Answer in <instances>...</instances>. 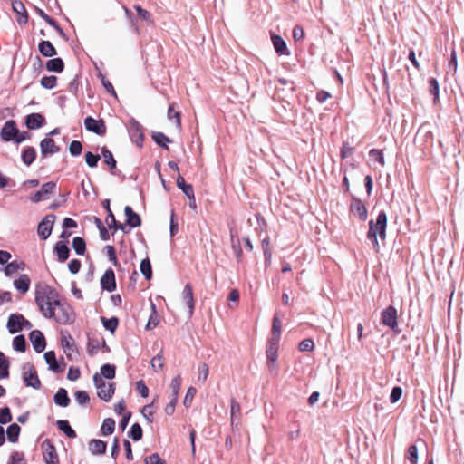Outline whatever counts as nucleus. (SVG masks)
Here are the masks:
<instances>
[{
  "mask_svg": "<svg viewBox=\"0 0 464 464\" xmlns=\"http://www.w3.org/2000/svg\"><path fill=\"white\" fill-rule=\"evenodd\" d=\"M58 259L64 262L69 257V248L63 242H58L55 246Z\"/></svg>",
  "mask_w": 464,
  "mask_h": 464,
  "instance_id": "nucleus-35",
  "label": "nucleus"
},
{
  "mask_svg": "<svg viewBox=\"0 0 464 464\" xmlns=\"http://www.w3.org/2000/svg\"><path fill=\"white\" fill-rule=\"evenodd\" d=\"M155 401L156 398L153 399L150 404L145 405L141 410V414L149 423H152L154 421V415L156 412V408L154 406Z\"/></svg>",
  "mask_w": 464,
  "mask_h": 464,
  "instance_id": "nucleus-26",
  "label": "nucleus"
},
{
  "mask_svg": "<svg viewBox=\"0 0 464 464\" xmlns=\"http://www.w3.org/2000/svg\"><path fill=\"white\" fill-rule=\"evenodd\" d=\"M144 462L145 464H166V462L157 453L148 456Z\"/></svg>",
  "mask_w": 464,
  "mask_h": 464,
  "instance_id": "nucleus-59",
  "label": "nucleus"
},
{
  "mask_svg": "<svg viewBox=\"0 0 464 464\" xmlns=\"http://www.w3.org/2000/svg\"><path fill=\"white\" fill-rule=\"evenodd\" d=\"M44 118L39 113H32L26 118V126L31 129H38L43 126Z\"/></svg>",
  "mask_w": 464,
  "mask_h": 464,
  "instance_id": "nucleus-20",
  "label": "nucleus"
},
{
  "mask_svg": "<svg viewBox=\"0 0 464 464\" xmlns=\"http://www.w3.org/2000/svg\"><path fill=\"white\" fill-rule=\"evenodd\" d=\"M101 285L102 289L108 292H112L116 288L115 276L111 269H108L101 278Z\"/></svg>",
  "mask_w": 464,
  "mask_h": 464,
  "instance_id": "nucleus-15",
  "label": "nucleus"
},
{
  "mask_svg": "<svg viewBox=\"0 0 464 464\" xmlns=\"http://www.w3.org/2000/svg\"><path fill=\"white\" fill-rule=\"evenodd\" d=\"M314 349V343L312 339H304L299 343L301 352H312Z\"/></svg>",
  "mask_w": 464,
  "mask_h": 464,
  "instance_id": "nucleus-52",
  "label": "nucleus"
},
{
  "mask_svg": "<svg viewBox=\"0 0 464 464\" xmlns=\"http://www.w3.org/2000/svg\"><path fill=\"white\" fill-rule=\"evenodd\" d=\"M44 460L46 464H59V457L55 447L49 440L43 441L41 445Z\"/></svg>",
  "mask_w": 464,
  "mask_h": 464,
  "instance_id": "nucleus-5",
  "label": "nucleus"
},
{
  "mask_svg": "<svg viewBox=\"0 0 464 464\" xmlns=\"http://www.w3.org/2000/svg\"><path fill=\"white\" fill-rule=\"evenodd\" d=\"M30 284L31 279L25 274L21 275L17 279L14 281V288L23 295L28 292Z\"/></svg>",
  "mask_w": 464,
  "mask_h": 464,
  "instance_id": "nucleus-16",
  "label": "nucleus"
},
{
  "mask_svg": "<svg viewBox=\"0 0 464 464\" xmlns=\"http://www.w3.org/2000/svg\"><path fill=\"white\" fill-rule=\"evenodd\" d=\"M46 69L50 72H61L63 70V62L61 58H53L46 63Z\"/></svg>",
  "mask_w": 464,
  "mask_h": 464,
  "instance_id": "nucleus-30",
  "label": "nucleus"
},
{
  "mask_svg": "<svg viewBox=\"0 0 464 464\" xmlns=\"http://www.w3.org/2000/svg\"><path fill=\"white\" fill-rule=\"evenodd\" d=\"M40 147L43 155L53 154L59 150V148L55 145L54 140L50 138L44 139L40 143Z\"/></svg>",
  "mask_w": 464,
  "mask_h": 464,
  "instance_id": "nucleus-19",
  "label": "nucleus"
},
{
  "mask_svg": "<svg viewBox=\"0 0 464 464\" xmlns=\"http://www.w3.org/2000/svg\"><path fill=\"white\" fill-rule=\"evenodd\" d=\"M369 157L372 160L378 162L381 166H384L385 160L381 150H371L369 151Z\"/></svg>",
  "mask_w": 464,
  "mask_h": 464,
  "instance_id": "nucleus-42",
  "label": "nucleus"
},
{
  "mask_svg": "<svg viewBox=\"0 0 464 464\" xmlns=\"http://www.w3.org/2000/svg\"><path fill=\"white\" fill-rule=\"evenodd\" d=\"M39 52L45 57H52L56 54V50L49 41H42L38 45Z\"/></svg>",
  "mask_w": 464,
  "mask_h": 464,
  "instance_id": "nucleus-24",
  "label": "nucleus"
},
{
  "mask_svg": "<svg viewBox=\"0 0 464 464\" xmlns=\"http://www.w3.org/2000/svg\"><path fill=\"white\" fill-rule=\"evenodd\" d=\"M89 450L94 455L103 454L106 451V443L101 440H92L89 442Z\"/></svg>",
  "mask_w": 464,
  "mask_h": 464,
  "instance_id": "nucleus-22",
  "label": "nucleus"
},
{
  "mask_svg": "<svg viewBox=\"0 0 464 464\" xmlns=\"http://www.w3.org/2000/svg\"><path fill=\"white\" fill-rule=\"evenodd\" d=\"M29 339L36 353H42L45 349V339L42 332L34 330L31 332Z\"/></svg>",
  "mask_w": 464,
  "mask_h": 464,
  "instance_id": "nucleus-14",
  "label": "nucleus"
},
{
  "mask_svg": "<svg viewBox=\"0 0 464 464\" xmlns=\"http://www.w3.org/2000/svg\"><path fill=\"white\" fill-rule=\"evenodd\" d=\"M53 399H54V402L57 405L62 406V407H66L70 402V399L67 396V392L65 389H63V388L58 390V392L55 393Z\"/></svg>",
  "mask_w": 464,
  "mask_h": 464,
  "instance_id": "nucleus-27",
  "label": "nucleus"
},
{
  "mask_svg": "<svg viewBox=\"0 0 464 464\" xmlns=\"http://www.w3.org/2000/svg\"><path fill=\"white\" fill-rule=\"evenodd\" d=\"M130 437L134 440H140L142 438V429L140 424L135 423L131 426Z\"/></svg>",
  "mask_w": 464,
  "mask_h": 464,
  "instance_id": "nucleus-53",
  "label": "nucleus"
},
{
  "mask_svg": "<svg viewBox=\"0 0 464 464\" xmlns=\"http://www.w3.org/2000/svg\"><path fill=\"white\" fill-rule=\"evenodd\" d=\"M100 376H102V379L112 380L115 377V366L111 364H104L101 368Z\"/></svg>",
  "mask_w": 464,
  "mask_h": 464,
  "instance_id": "nucleus-34",
  "label": "nucleus"
},
{
  "mask_svg": "<svg viewBox=\"0 0 464 464\" xmlns=\"http://www.w3.org/2000/svg\"><path fill=\"white\" fill-rule=\"evenodd\" d=\"M104 327L109 330L111 333H114L118 326V320L117 318L113 317L111 319H102Z\"/></svg>",
  "mask_w": 464,
  "mask_h": 464,
  "instance_id": "nucleus-56",
  "label": "nucleus"
},
{
  "mask_svg": "<svg viewBox=\"0 0 464 464\" xmlns=\"http://www.w3.org/2000/svg\"><path fill=\"white\" fill-rule=\"evenodd\" d=\"M160 324V315L156 311V307L153 304H151V314L149 317L148 323L146 324L147 330L154 329Z\"/></svg>",
  "mask_w": 464,
  "mask_h": 464,
  "instance_id": "nucleus-32",
  "label": "nucleus"
},
{
  "mask_svg": "<svg viewBox=\"0 0 464 464\" xmlns=\"http://www.w3.org/2000/svg\"><path fill=\"white\" fill-rule=\"evenodd\" d=\"M353 152V148L348 143L343 142L341 148L340 156L342 159H345L351 156Z\"/></svg>",
  "mask_w": 464,
  "mask_h": 464,
  "instance_id": "nucleus-61",
  "label": "nucleus"
},
{
  "mask_svg": "<svg viewBox=\"0 0 464 464\" xmlns=\"http://www.w3.org/2000/svg\"><path fill=\"white\" fill-rule=\"evenodd\" d=\"M24 326L30 328L32 325L22 314H12L9 316L6 327L10 334L18 333L22 331Z\"/></svg>",
  "mask_w": 464,
  "mask_h": 464,
  "instance_id": "nucleus-4",
  "label": "nucleus"
},
{
  "mask_svg": "<svg viewBox=\"0 0 464 464\" xmlns=\"http://www.w3.org/2000/svg\"><path fill=\"white\" fill-rule=\"evenodd\" d=\"M38 14L44 19L50 25L54 27L61 34H63L62 29L59 27V25L55 23L53 19H52L50 16H48L43 10L37 9Z\"/></svg>",
  "mask_w": 464,
  "mask_h": 464,
  "instance_id": "nucleus-51",
  "label": "nucleus"
},
{
  "mask_svg": "<svg viewBox=\"0 0 464 464\" xmlns=\"http://www.w3.org/2000/svg\"><path fill=\"white\" fill-rule=\"evenodd\" d=\"M129 130L133 137H137L140 141L143 140L142 128L135 120L129 122Z\"/></svg>",
  "mask_w": 464,
  "mask_h": 464,
  "instance_id": "nucleus-33",
  "label": "nucleus"
},
{
  "mask_svg": "<svg viewBox=\"0 0 464 464\" xmlns=\"http://www.w3.org/2000/svg\"><path fill=\"white\" fill-rule=\"evenodd\" d=\"M351 211L361 220H365L367 218V208L360 200H354L352 203Z\"/></svg>",
  "mask_w": 464,
  "mask_h": 464,
  "instance_id": "nucleus-17",
  "label": "nucleus"
},
{
  "mask_svg": "<svg viewBox=\"0 0 464 464\" xmlns=\"http://www.w3.org/2000/svg\"><path fill=\"white\" fill-rule=\"evenodd\" d=\"M55 220L54 215H47L39 223L37 232L42 239H47L51 235L53 226Z\"/></svg>",
  "mask_w": 464,
  "mask_h": 464,
  "instance_id": "nucleus-7",
  "label": "nucleus"
},
{
  "mask_svg": "<svg viewBox=\"0 0 464 464\" xmlns=\"http://www.w3.org/2000/svg\"><path fill=\"white\" fill-rule=\"evenodd\" d=\"M240 404L237 402L235 400L231 401V406H230V414H231V422L233 423L234 419L236 417H238L240 415Z\"/></svg>",
  "mask_w": 464,
  "mask_h": 464,
  "instance_id": "nucleus-58",
  "label": "nucleus"
},
{
  "mask_svg": "<svg viewBox=\"0 0 464 464\" xmlns=\"http://www.w3.org/2000/svg\"><path fill=\"white\" fill-rule=\"evenodd\" d=\"M56 82L55 76H44L41 80V85L46 89H53L56 85Z\"/></svg>",
  "mask_w": 464,
  "mask_h": 464,
  "instance_id": "nucleus-50",
  "label": "nucleus"
},
{
  "mask_svg": "<svg viewBox=\"0 0 464 464\" xmlns=\"http://www.w3.org/2000/svg\"><path fill=\"white\" fill-rule=\"evenodd\" d=\"M72 246L76 253L79 255H82L85 251V242L79 237L73 238Z\"/></svg>",
  "mask_w": 464,
  "mask_h": 464,
  "instance_id": "nucleus-48",
  "label": "nucleus"
},
{
  "mask_svg": "<svg viewBox=\"0 0 464 464\" xmlns=\"http://www.w3.org/2000/svg\"><path fill=\"white\" fill-rule=\"evenodd\" d=\"M271 40H272L275 50L276 51V53L279 55H288L289 54L286 44L281 36L273 34L271 36Z\"/></svg>",
  "mask_w": 464,
  "mask_h": 464,
  "instance_id": "nucleus-18",
  "label": "nucleus"
},
{
  "mask_svg": "<svg viewBox=\"0 0 464 464\" xmlns=\"http://www.w3.org/2000/svg\"><path fill=\"white\" fill-rule=\"evenodd\" d=\"M13 346L14 350L24 352L26 349V342L23 335L15 336L13 340Z\"/></svg>",
  "mask_w": 464,
  "mask_h": 464,
  "instance_id": "nucleus-44",
  "label": "nucleus"
},
{
  "mask_svg": "<svg viewBox=\"0 0 464 464\" xmlns=\"http://www.w3.org/2000/svg\"><path fill=\"white\" fill-rule=\"evenodd\" d=\"M140 269L146 279L150 280L151 278L152 269H151V265H150V261L149 260V258H145V259L141 260L140 265Z\"/></svg>",
  "mask_w": 464,
  "mask_h": 464,
  "instance_id": "nucleus-37",
  "label": "nucleus"
},
{
  "mask_svg": "<svg viewBox=\"0 0 464 464\" xmlns=\"http://www.w3.org/2000/svg\"><path fill=\"white\" fill-rule=\"evenodd\" d=\"M75 400L81 405L86 404L90 401V397L86 392L79 391L75 393Z\"/></svg>",
  "mask_w": 464,
  "mask_h": 464,
  "instance_id": "nucleus-62",
  "label": "nucleus"
},
{
  "mask_svg": "<svg viewBox=\"0 0 464 464\" xmlns=\"http://www.w3.org/2000/svg\"><path fill=\"white\" fill-rule=\"evenodd\" d=\"M12 9L17 14L16 21L20 25H24L28 22V14L24 5L19 0L12 2Z\"/></svg>",
  "mask_w": 464,
  "mask_h": 464,
  "instance_id": "nucleus-10",
  "label": "nucleus"
},
{
  "mask_svg": "<svg viewBox=\"0 0 464 464\" xmlns=\"http://www.w3.org/2000/svg\"><path fill=\"white\" fill-rule=\"evenodd\" d=\"M23 379L28 387L39 389L41 386L36 370L31 364H26L23 367Z\"/></svg>",
  "mask_w": 464,
  "mask_h": 464,
  "instance_id": "nucleus-6",
  "label": "nucleus"
},
{
  "mask_svg": "<svg viewBox=\"0 0 464 464\" xmlns=\"http://www.w3.org/2000/svg\"><path fill=\"white\" fill-rule=\"evenodd\" d=\"M19 434L20 427L15 423L11 424L6 430L7 439L13 443L18 440Z\"/></svg>",
  "mask_w": 464,
  "mask_h": 464,
  "instance_id": "nucleus-36",
  "label": "nucleus"
},
{
  "mask_svg": "<svg viewBox=\"0 0 464 464\" xmlns=\"http://www.w3.org/2000/svg\"><path fill=\"white\" fill-rule=\"evenodd\" d=\"M196 393H197V390L194 387H189L187 390L186 395L183 400V405L186 408H189L191 406Z\"/></svg>",
  "mask_w": 464,
  "mask_h": 464,
  "instance_id": "nucleus-43",
  "label": "nucleus"
},
{
  "mask_svg": "<svg viewBox=\"0 0 464 464\" xmlns=\"http://www.w3.org/2000/svg\"><path fill=\"white\" fill-rule=\"evenodd\" d=\"M182 303L188 308V315H192L194 312V296L192 287L186 285L181 293Z\"/></svg>",
  "mask_w": 464,
  "mask_h": 464,
  "instance_id": "nucleus-11",
  "label": "nucleus"
},
{
  "mask_svg": "<svg viewBox=\"0 0 464 464\" xmlns=\"http://www.w3.org/2000/svg\"><path fill=\"white\" fill-rule=\"evenodd\" d=\"M272 334H273L272 341H276V343H278L279 339H280V334H281V322H280L278 316H276V315H275V317L273 319Z\"/></svg>",
  "mask_w": 464,
  "mask_h": 464,
  "instance_id": "nucleus-38",
  "label": "nucleus"
},
{
  "mask_svg": "<svg viewBox=\"0 0 464 464\" xmlns=\"http://www.w3.org/2000/svg\"><path fill=\"white\" fill-rule=\"evenodd\" d=\"M114 429H115V421L112 419L108 418L103 420L101 430H102V433L103 435L107 436V435L112 434L114 431Z\"/></svg>",
  "mask_w": 464,
  "mask_h": 464,
  "instance_id": "nucleus-39",
  "label": "nucleus"
},
{
  "mask_svg": "<svg viewBox=\"0 0 464 464\" xmlns=\"http://www.w3.org/2000/svg\"><path fill=\"white\" fill-rule=\"evenodd\" d=\"M69 150L72 155L77 156L81 154L82 150V146L80 141L73 140L71 142Z\"/></svg>",
  "mask_w": 464,
  "mask_h": 464,
  "instance_id": "nucleus-60",
  "label": "nucleus"
},
{
  "mask_svg": "<svg viewBox=\"0 0 464 464\" xmlns=\"http://www.w3.org/2000/svg\"><path fill=\"white\" fill-rule=\"evenodd\" d=\"M168 118L169 120H175V126L177 128L180 127V113L179 111H174V104L169 105L168 110Z\"/></svg>",
  "mask_w": 464,
  "mask_h": 464,
  "instance_id": "nucleus-49",
  "label": "nucleus"
},
{
  "mask_svg": "<svg viewBox=\"0 0 464 464\" xmlns=\"http://www.w3.org/2000/svg\"><path fill=\"white\" fill-rule=\"evenodd\" d=\"M99 160H100V155L93 154L90 151L85 153L86 163L91 168L95 167L97 165Z\"/></svg>",
  "mask_w": 464,
  "mask_h": 464,
  "instance_id": "nucleus-54",
  "label": "nucleus"
},
{
  "mask_svg": "<svg viewBox=\"0 0 464 464\" xmlns=\"http://www.w3.org/2000/svg\"><path fill=\"white\" fill-rule=\"evenodd\" d=\"M150 366L153 372H160L163 371L165 366V360L162 351H160L157 355L151 358Z\"/></svg>",
  "mask_w": 464,
  "mask_h": 464,
  "instance_id": "nucleus-21",
  "label": "nucleus"
},
{
  "mask_svg": "<svg viewBox=\"0 0 464 464\" xmlns=\"http://www.w3.org/2000/svg\"><path fill=\"white\" fill-rule=\"evenodd\" d=\"M23 161L26 165H30L35 159V150L33 148L26 149L22 155Z\"/></svg>",
  "mask_w": 464,
  "mask_h": 464,
  "instance_id": "nucleus-47",
  "label": "nucleus"
},
{
  "mask_svg": "<svg viewBox=\"0 0 464 464\" xmlns=\"http://www.w3.org/2000/svg\"><path fill=\"white\" fill-rule=\"evenodd\" d=\"M277 343L276 341H272L266 350L267 361L269 363L273 365L276 363L277 360Z\"/></svg>",
  "mask_w": 464,
  "mask_h": 464,
  "instance_id": "nucleus-31",
  "label": "nucleus"
},
{
  "mask_svg": "<svg viewBox=\"0 0 464 464\" xmlns=\"http://www.w3.org/2000/svg\"><path fill=\"white\" fill-rule=\"evenodd\" d=\"M387 217L384 212H381L376 220H370L368 239L372 242L376 251L380 249V241L383 242L386 238Z\"/></svg>",
  "mask_w": 464,
  "mask_h": 464,
  "instance_id": "nucleus-2",
  "label": "nucleus"
},
{
  "mask_svg": "<svg viewBox=\"0 0 464 464\" xmlns=\"http://www.w3.org/2000/svg\"><path fill=\"white\" fill-rule=\"evenodd\" d=\"M85 128L98 135H103L106 132V125L102 120H96L92 117H87L84 120Z\"/></svg>",
  "mask_w": 464,
  "mask_h": 464,
  "instance_id": "nucleus-8",
  "label": "nucleus"
},
{
  "mask_svg": "<svg viewBox=\"0 0 464 464\" xmlns=\"http://www.w3.org/2000/svg\"><path fill=\"white\" fill-rule=\"evenodd\" d=\"M177 402H178V398L172 397L170 401L165 406L164 412L168 416H171L174 413Z\"/></svg>",
  "mask_w": 464,
  "mask_h": 464,
  "instance_id": "nucleus-64",
  "label": "nucleus"
},
{
  "mask_svg": "<svg viewBox=\"0 0 464 464\" xmlns=\"http://www.w3.org/2000/svg\"><path fill=\"white\" fill-rule=\"evenodd\" d=\"M44 359L46 363L49 365V369L53 372H60V366L56 362L55 353L53 351H48L44 353Z\"/></svg>",
  "mask_w": 464,
  "mask_h": 464,
  "instance_id": "nucleus-29",
  "label": "nucleus"
},
{
  "mask_svg": "<svg viewBox=\"0 0 464 464\" xmlns=\"http://www.w3.org/2000/svg\"><path fill=\"white\" fill-rule=\"evenodd\" d=\"M93 381L98 397L104 401H111L115 392V383L102 379L98 373L94 374Z\"/></svg>",
  "mask_w": 464,
  "mask_h": 464,
  "instance_id": "nucleus-3",
  "label": "nucleus"
},
{
  "mask_svg": "<svg viewBox=\"0 0 464 464\" xmlns=\"http://www.w3.org/2000/svg\"><path fill=\"white\" fill-rule=\"evenodd\" d=\"M136 390L143 398L149 396V389L143 381L140 380L136 382Z\"/></svg>",
  "mask_w": 464,
  "mask_h": 464,
  "instance_id": "nucleus-63",
  "label": "nucleus"
},
{
  "mask_svg": "<svg viewBox=\"0 0 464 464\" xmlns=\"http://www.w3.org/2000/svg\"><path fill=\"white\" fill-rule=\"evenodd\" d=\"M24 269V263L13 261L8 263L4 268V273L6 276H12L16 274L18 271Z\"/></svg>",
  "mask_w": 464,
  "mask_h": 464,
  "instance_id": "nucleus-23",
  "label": "nucleus"
},
{
  "mask_svg": "<svg viewBox=\"0 0 464 464\" xmlns=\"http://www.w3.org/2000/svg\"><path fill=\"white\" fill-rule=\"evenodd\" d=\"M383 324L394 329L398 325L397 310L393 306L387 307L382 314Z\"/></svg>",
  "mask_w": 464,
  "mask_h": 464,
  "instance_id": "nucleus-12",
  "label": "nucleus"
},
{
  "mask_svg": "<svg viewBox=\"0 0 464 464\" xmlns=\"http://www.w3.org/2000/svg\"><path fill=\"white\" fill-rule=\"evenodd\" d=\"M177 186L183 191V193L188 197V198H193L194 191L192 186L187 184L185 182L184 178L180 174H179L177 177Z\"/></svg>",
  "mask_w": 464,
  "mask_h": 464,
  "instance_id": "nucleus-25",
  "label": "nucleus"
},
{
  "mask_svg": "<svg viewBox=\"0 0 464 464\" xmlns=\"http://www.w3.org/2000/svg\"><path fill=\"white\" fill-rule=\"evenodd\" d=\"M152 138L154 141L161 147L167 148V144L170 142V140L162 132L153 133Z\"/></svg>",
  "mask_w": 464,
  "mask_h": 464,
  "instance_id": "nucleus-46",
  "label": "nucleus"
},
{
  "mask_svg": "<svg viewBox=\"0 0 464 464\" xmlns=\"http://www.w3.org/2000/svg\"><path fill=\"white\" fill-rule=\"evenodd\" d=\"M55 188V184L53 182H47L44 184L40 190L30 197L32 202L37 203L49 198L51 193H53Z\"/></svg>",
  "mask_w": 464,
  "mask_h": 464,
  "instance_id": "nucleus-9",
  "label": "nucleus"
},
{
  "mask_svg": "<svg viewBox=\"0 0 464 464\" xmlns=\"http://www.w3.org/2000/svg\"><path fill=\"white\" fill-rule=\"evenodd\" d=\"M12 420V415L9 408L0 409V423L5 424Z\"/></svg>",
  "mask_w": 464,
  "mask_h": 464,
  "instance_id": "nucleus-57",
  "label": "nucleus"
},
{
  "mask_svg": "<svg viewBox=\"0 0 464 464\" xmlns=\"http://www.w3.org/2000/svg\"><path fill=\"white\" fill-rule=\"evenodd\" d=\"M182 379L180 375H176L170 382V389L172 391V397L178 398L179 389L181 387Z\"/></svg>",
  "mask_w": 464,
  "mask_h": 464,
  "instance_id": "nucleus-41",
  "label": "nucleus"
},
{
  "mask_svg": "<svg viewBox=\"0 0 464 464\" xmlns=\"http://www.w3.org/2000/svg\"><path fill=\"white\" fill-rule=\"evenodd\" d=\"M18 134V129L14 121H8L5 123L1 130V138L5 141L14 140Z\"/></svg>",
  "mask_w": 464,
  "mask_h": 464,
  "instance_id": "nucleus-13",
  "label": "nucleus"
},
{
  "mask_svg": "<svg viewBox=\"0 0 464 464\" xmlns=\"http://www.w3.org/2000/svg\"><path fill=\"white\" fill-rule=\"evenodd\" d=\"M35 303L45 318H53L62 324L73 319L72 307L62 302L58 292L48 285H38L35 289Z\"/></svg>",
  "mask_w": 464,
  "mask_h": 464,
  "instance_id": "nucleus-1",
  "label": "nucleus"
},
{
  "mask_svg": "<svg viewBox=\"0 0 464 464\" xmlns=\"http://www.w3.org/2000/svg\"><path fill=\"white\" fill-rule=\"evenodd\" d=\"M124 211L127 217V222L130 226H131L132 227H136L140 225V217L132 211L130 207H125Z\"/></svg>",
  "mask_w": 464,
  "mask_h": 464,
  "instance_id": "nucleus-28",
  "label": "nucleus"
},
{
  "mask_svg": "<svg viewBox=\"0 0 464 464\" xmlns=\"http://www.w3.org/2000/svg\"><path fill=\"white\" fill-rule=\"evenodd\" d=\"M102 157L104 162L110 166L111 169H115L116 167V160L113 158L112 153L108 150L106 148L102 149Z\"/></svg>",
  "mask_w": 464,
  "mask_h": 464,
  "instance_id": "nucleus-45",
  "label": "nucleus"
},
{
  "mask_svg": "<svg viewBox=\"0 0 464 464\" xmlns=\"http://www.w3.org/2000/svg\"><path fill=\"white\" fill-rule=\"evenodd\" d=\"M58 428L66 434L69 438H74L76 437V433L74 430L70 426L69 422L67 420H59Z\"/></svg>",
  "mask_w": 464,
  "mask_h": 464,
  "instance_id": "nucleus-40",
  "label": "nucleus"
},
{
  "mask_svg": "<svg viewBox=\"0 0 464 464\" xmlns=\"http://www.w3.org/2000/svg\"><path fill=\"white\" fill-rule=\"evenodd\" d=\"M198 380L201 381L202 382H205L208 376V366L206 363H201L198 366Z\"/></svg>",
  "mask_w": 464,
  "mask_h": 464,
  "instance_id": "nucleus-55",
  "label": "nucleus"
}]
</instances>
